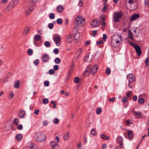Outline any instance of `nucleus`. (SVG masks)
<instances>
[{"label": "nucleus", "mask_w": 149, "mask_h": 149, "mask_svg": "<svg viewBox=\"0 0 149 149\" xmlns=\"http://www.w3.org/2000/svg\"><path fill=\"white\" fill-rule=\"evenodd\" d=\"M99 24L100 21L97 19H95L91 22V24L92 27H96L99 26Z\"/></svg>", "instance_id": "nucleus-9"}, {"label": "nucleus", "mask_w": 149, "mask_h": 149, "mask_svg": "<svg viewBox=\"0 0 149 149\" xmlns=\"http://www.w3.org/2000/svg\"><path fill=\"white\" fill-rule=\"evenodd\" d=\"M49 82L48 81H46L44 82V84L46 86H49Z\"/></svg>", "instance_id": "nucleus-52"}, {"label": "nucleus", "mask_w": 149, "mask_h": 149, "mask_svg": "<svg viewBox=\"0 0 149 149\" xmlns=\"http://www.w3.org/2000/svg\"><path fill=\"white\" fill-rule=\"evenodd\" d=\"M49 17L50 19H53L55 17L54 14L53 13H51L49 15Z\"/></svg>", "instance_id": "nucleus-43"}, {"label": "nucleus", "mask_w": 149, "mask_h": 149, "mask_svg": "<svg viewBox=\"0 0 149 149\" xmlns=\"http://www.w3.org/2000/svg\"><path fill=\"white\" fill-rule=\"evenodd\" d=\"M53 122L55 124H58L59 122V120L57 118H56L53 120Z\"/></svg>", "instance_id": "nucleus-44"}, {"label": "nucleus", "mask_w": 149, "mask_h": 149, "mask_svg": "<svg viewBox=\"0 0 149 149\" xmlns=\"http://www.w3.org/2000/svg\"><path fill=\"white\" fill-rule=\"evenodd\" d=\"M44 45L47 47H49L50 46V44L48 41H45L44 43Z\"/></svg>", "instance_id": "nucleus-35"}, {"label": "nucleus", "mask_w": 149, "mask_h": 149, "mask_svg": "<svg viewBox=\"0 0 149 149\" xmlns=\"http://www.w3.org/2000/svg\"><path fill=\"white\" fill-rule=\"evenodd\" d=\"M74 62H72V65L71 66L70 69L68 73L67 74V79H69V77L70 76L73 71V69L74 67Z\"/></svg>", "instance_id": "nucleus-10"}, {"label": "nucleus", "mask_w": 149, "mask_h": 149, "mask_svg": "<svg viewBox=\"0 0 149 149\" xmlns=\"http://www.w3.org/2000/svg\"><path fill=\"white\" fill-rule=\"evenodd\" d=\"M137 54L139 56H140L141 54V51L140 47L137 45L134 47Z\"/></svg>", "instance_id": "nucleus-12"}, {"label": "nucleus", "mask_w": 149, "mask_h": 149, "mask_svg": "<svg viewBox=\"0 0 149 149\" xmlns=\"http://www.w3.org/2000/svg\"><path fill=\"white\" fill-rule=\"evenodd\" d=\"M73 37V35L70 34V35L67 36V42L69 43H70L72 41V38Z\"/></svg>", "instance_id": "nucleus-20"}, {"label": "nucleus", "mask_w": 149, "mask_h": 149, "mask_svg": "<svg viewBox=\"0 0 149 149\" xmlns=\"http://www.w3.org/2000/svg\"><path fill=\"white\" fill-rule=\"evenodd\" d=\"M53 149H59V146L58 144L55 145V146H54V147L52 148Z\"/></svg>", "instance_id": "nucleus-55"}, {"label": "nucleus", "mask_w": 149, "mask_h": 149, "mask_svg": "<svg viewBox=\"0 0 149 149\" xmlns=\"http://www.w3.org/2000/svg\"><path fill=\"white\" fill-rule=\"evenodd\" d=\"M83 1H81V0L80 1V2L79 3V5L80 6H82L83 5Z\"/></svg>", "instance_id": "nucleus-63"}, {"label": "nucleus", "mask_w": 149, "mask_h": 149, "mask_svg": "<svg viewBox=\"0 0 149 149\" xmlns=\"http://www.w3.org/2000/svg\"><path fill=\"white\" fill-rule=\"evenodd\" d=\"M127 77L129 82H133L135 81V77L132 74H128Z\"/></svg>", "instance_id": "nucleus-8"}, {"label": "nucleus", "mask_w": 149, "mask_h": 149, "mask_svg": "<svg viewBox=\"0 0 149 149\" xmlns=\"http://www.w3.org/2000/svg\"><path fill=\"white\" fill-rule=\"evenodd\" d=\"M49 102V100L47 98H45L43 99V103L44 104H46Z\"/></svg>", "instance_id": "nucleus-41"}, {"label": "nucleus", "mask_w": 149, "mask_h": 149, "mask_svg": "<svg viewBox=\"0 0 149 149\" xmlns=\"http://www.w3.org/2000/svg\"><path fill=\"white\" fill-rule=\"evenodd\" d=\"M41 38V36L38 35H36L34 37V39L36 41L39 40Z\"/></svg>", "instance_id": "nucleus-27"}, {"label": "nucleus", "mask_w": 149, "mask_h": 149, "mask_svg": "<svg viewBox=\"0 0 149 149\" xmlns=\"http://www.w3.org/2000/svg\"><path fill=\"white\" fill-rule=\"evenodd\" d=\"M8 0H1V3H6Z\"/></svg>", "instance_id": "nucleus-61"}, {"label": "nucleus", "mask_w": 149, "mask_h": 149, "mask_svg": "<svg viewBox=\"0 0 149 149\" xmlns=\"http://www.w3.org/2000/svg\"><path fill=\"white\" fill-rule=\"evenodd\" d=\"M9 95L10 97V98L11 99L13 97L14 95H13V93L12 92H10V93L9 94Z\"/></svg>", "instance_id": "nucleus-62"}, {"label": "nucleus", "mask_w": 149, "mask_h": 149, "mask_svg": "<svg viewBox=\"0 0 149 149\" xmlns=\"http://www.w3.org/2000/svg\"><path fill=\"white\" fill-rule=\"evenodd\" d=\"M149 61V58L148 57H147L145 59V62L146 63L145 66L146 67H147L148 65V62Z\"/></svg>", "instance_id": "nucleus-40"}, {"label": "nucleus", "mask_w": 149, "mask_h": 149, "mask_svg": "<svg viewBox=\"0 0 149 149\" xmlns=\"http://www.w3.org/2000/svg\"><path fill=\"white\" fill-rule=\"evenodd\" d=\"M74 83H77L79 82V80L78 77H76L74 78Z\"/></svg>", "instance_id": "nucleus-37"}, {"label": "nucleus", "mask_w": 149, "mask_h": 149, "mask_svg": "<svg viewBox=\"0 0 149 149\" xmlns=\"http://www.w3.org/2000/svg\"><path fill=\"white\" fill-rule=\"evenodd\" d=\"M82 21H84V19H82V18L80 16L78 17L76 19L77 25L78 26L80 25L82 22Z\"/></svg>", "instance_id": "nucleus-14"}, {"label": "nucleus", "mask_w": 149, "mask_h": 149, "mask_svg": "<svg viewBox=\"0 0 149 149\" xmlns=\"http://www.w3.org/2000/svg\"><path fill=\"white\" fill-rule=\"evenodd\" d=\"M96 113L97 114H100L102 111V109L101 108H97L96 110Z\"/></svg>", "instance_id": "nucleus-31"}, {"label": "nucleus", "mask_w": 149, "mask_h": 149, "mask_svg": "<svg viewBox=\"0 0 149 149\" xmlns=\"http://www.w3.org/2000/svg\"><path fill=\"white\" fill-rule=\"evenodd\" d=\"M29 147L32 149L35 146H36V145L33 143H29Z\"/></svg>", "instance_id": "nucleus-42"}, {"label": "nucleus", "mask_w": 149, "mask_h": 149, "mask_svg": "<svg viewBox=\"0 0 149 149\" xmlns=\"http://www.w3.org/2000/svg\"><path fill=\"white\" fill-rule=\"evenodd\" d=\"M53 52L56 54H57L59 52V50L58 49L55 48L53 50Z\"/></svg>", "instance_id": "nucleus-48"}, {"label": "nucleus", "mask_w": 149, "mask_h": 149, "mask_svg": "<svg viewBox=\"0 0 149 149\" xmlns=\"http://www.w3.org/2000/svg\"><path fill=\"white\" fill-rule=\"evenodd\" d=\"M56 22L57 23L59 24H61L63 23L62 20L61 18H58L57 19Z\"/></svg>", "instance_id": "nucleus-36"}, {"label": "nucleus", "mask_w": 149, "mask_h": 149, "mask_svg": "<svg viewBox=\"0 0 149 149\" xmlns=\"http://www.w3.org/2000/svg\"><path fill=\"white\" fill-rule=\"evenodd\" d=\"M49 59V56L47 54H44L42 55V61L43 62L46 63Z\"/></svg>", "instance_id": "nucleus-11"}, {"label": "nucleus", "mask_w": 149, "mask_h": 149, "mask_svg": "<svg viewBox=\"0 0 149 149\" xmlns=\"http://www.w3.org/2000/svg\"><path fill=\"white\" fill-rule=\"evenodd\" d=\"M23 128L22 125H19L17 127V129L19 130H21Z\"/></svg>", "instance_id": "nucleus-57"}, {"label": "nucleus", "mask_w": 149, "mask_h": 149, "mask_svg": "<svg viewBox=\"0 0 149 149\" xmlns=\"http://www.w3.org/2000/svg\"><path fill=\"white\" fill-rule=\"evenodd\" d=\"M54 73L55 72L54 70L52 69L49 70V74L51 75L53 74H54Z\"/></svg>", "instance_id": "nucleus-47"}, {"label": "nucleus", "mask_w": 149, "mask_h": 149, "mask_svg": "<svg viewBox=\"0 0 149 149\" xmlns=\"http://www.w3.org/2000/svg\"><path fill=\"white\" fill-rule=\"evenodd\" d=\"M75 31L76 32L74 35L73 37V40L75 42H78L79 41V39L80 37V34L78 33V31L76 28L74 29L73 31Z\"/></svg>", "instance_id": "nucleus-4"}, {"label": "nucleus", "mask_w": 149, "mask_h": 149, "mask_svg": "<svg viewBox=\"0 0 149 149\" xmlns=\"http://www.w3.org/2000/svg\"><path fill=\"white\" fill-rule=\"evenodd\" d=\"M138 101L140 104H143L144 102V100L143 98L139 97Z\"/></svg>", "instance_id": "nucleus-29"}, {"label": "nucleus", "mask_w": 149, "mask_h": 149, "mask_svg": "<svg viewBox=\"0 0 149 149\" xmlns=\"http://www.w3.org/2000/svg\"><path fill=\"white\" fill-rule=\"evenodd\" d=\"M30 27L29 26L27 27L25 29V31L26 32V34H27L30 31Z\"/></svg>", "instance_id": "nucleus-46"}, {"label": "nucleus", "mask_w": 149, "mask_h": 149, "mask_svg": "<svg viewBox=\"0 0 149 149\" xmlns=\"http://www.w3.org/2000/svg\"><path fill=\"white\" fill-rule=\"evenodd\" d=\"M98 68V66L96 65L93 66L90 65H88L84 71V77L89 76L91 73L94 75L97 72Z\"/></svg>", "instance_id": "nucleus-1"}, {"label": "nucleus", "mask_w": 149, "mask_h": 149, "mask_svg": "<svg viewBox=\"0 0 149 149\" xmlns=\"http://www.w3.org/2000/svg\"><path fill=\"white\" fill-rule=\"evenodd\" d=\"M18 0H13L11 1L7 7L6 8L8 11H10L16 6L18 3Z\"/></svg>", "instance_id": "nucleus-3"}, {"label": "nucleus", "mask_w": 149, "mask_h": 149, "mask_svg": "<svg viewBox=\"0 0 149 149\" xmlns=\"http://www.w3.org/2000/svg\"><path fill=\"white\" fill-rule=\"evenodd\" d=\"M116 98L115 97H113L112 98H109L108 99V100L110 101L112 103L113 102L116 100Z\"/></svg>", "instance_id": "nucleus-38"}, {"label": "nucleus", "mask_w": 149, "mask_h": 149, "mask_svg": "<svg viewBox=\"0 0 149 149\" xmlns=\"http://www.w3.org/2000/svg\"><path fill=\"white\" fill-rule=\"evenodd\" d=\"M127 135L129 138V139L131 140L133 138V133L132 131L129 130L128 131Z\"/></svg>", "instance_id": "nucleus-19"}, {"label": "nucleus", "mask_w": 149, "mask_h": 149, "mask_svg": "<svg viewBox=\"0 0 149 149\" xmlns=\"http://www.w3.org/2000/svg\"><path fill=\"white\" fill-rule=\"evenodd\" d=\"M64 9L63 7L61 5L58 6L57 8V11L58 12L61 13L62 12Z\"/></svg>", "instance_id": "nucleus-21"}, {"label": "nucleus", "mask_w": 149, "mask_h": 149, "mask_svg": "<svg viewBox=\"0 0 149 149\" xmlns=\"http://www.w3.org/2000/svg\"><path fill=\"white\" fill-rule=\"evenodd\" d=\"M33 53V50L31 49H29L27 51L28 54L29 56L31 55Z\"/></svg>", "instance_id": "nucleus-33"}, {"label": "nucleus", "mask_w": 149, "mask_h": 149, "mask_svg": "<svg viewBox=\"0 0 149 149\" xmlns=\"http://www.w3.org/2000/svg\"><path fill=\"white\" fill-rule=\"evenodd\" d=\"M57 143H56V142H54V141H52L50 143V145L52 148L54 147L55 146V145H57Z\"/></svg>", "instance_id": "nucleus-34"}, {"label": "nucleus", "mask_w": 149, "mask_h": 149, "mask_svg": "<svg viewBox=\"0 0 149 149\" xmlns=\"http://www.w3.org/2000/svg\"><path fill=\"white\" fill-rule=\"evenodd\" d=\"M34 8V7L32 4H30L28 6L25 10V14L27 16H28L33 10Z\"/></svg>", "instance_id": "nucleus-5"}, {"label": "nucleus", "mask_w": 149, "mask_h": 149, "mask_svg": "<svg viewBox=\"0 0 149 149\" xmlns=\"http://www.w3.org/2000/svg\"><path fill=\"white\" fill-rule=\"evenodd\" d=\"M116 141L118 143H123V138L120 136L117 137L116 139Z\"/></svg>", "instance_id": "nucleus-23"}, {"label": "nucleus", "mask_w": 149, "mask_h": 149, "mask_svg": "<svg viewBox=\"0 0 149 149\" xmlns=\"http://www.w3.org/2000/svg\"><path fill=\"white\" fill-rule=\"evenodd\" d=\"M91 133L94 136H95L97 135V133H96V130L95 129H92L91 131Z\"/></svg>", "instance_id": "nucleus-32"}, {"label": "nucleus", "mask_w": 149, "mask_h": 149, "mask_svg": "<svg viewBox=\"0 0 149 149\" xmlns=\"http://www.w3.org/2000/svg\"><path fill=\"white\" fill-rule=\"evenodd\" d=\"M137 99V96L136 95H134L133 96L132 98V100L134 101H136Z\"/></svg>", "instance_id": "nucleus-59"}, {"label": "nucleus", "mask_w": 149, "mask_h": 149, "mask_svg": "<svg viewBox=\"0 0 149 149\" xmlns=\"http://www.w3.org/2000/svg\"><path fill=\"white\" fill-rule=\"evenodd\" d=\"M54 61L56 63L59 64L61 62V61L59 58H56L55 59Z\"/></svg>", "instance_id": "nucleus-30"}, {"label": "nucleus", "mask_w": 149, "mask_h": 149, "mask_svg": "<svg viewBox=\"0 0 149 149\" xmlns=\"http://www.w3.org/2000/svg\"><path fill=\"white\" fill-rule=\"evenodd\" d=\"M103 43V41L102 40H100L98 41H97L96 44L97 45H99L102 44Z\"/></svg>", "instance_id": "nucleus-58"}, {"label": "nucleus", "mask_w": 149, "mask_h": 149, "mask_svg": "<svg viewBox=\"0 0 149 149\" xmlns=\"http://www.w3.org/2000/svg\"><path fill=\"white\" fill-rule=\"evenodd\" d=\"M20 83V81L19 80H17L16 81L14 84V87L15 88H18L19 87V85Z\"/></svg>", "instance_id": "nucleus-25"}, {"label": "nucleus", "mask_w": 149, "mask_h": 149, "mask_svg": "<svg viewBox=\"0 0 149 149\" xmlns=\"http://www.w3.org/2000/svg\"><path fill=\"white\" fill-rule=\"evenodd\" d=\"M122 15L118 12L115 13L113 15V20L115 22H118L121 17Z\"/></svg>", "instance_id": "nucleus-6"}, {"label": "nucleus", "mask_w": 149, "mask_h": 149, "mask_svg": "<svg viewBox=\"0 0 149 149\" xmlns=\"http://www.w3.org/2000/svg\"><path fill=\"white\" fill-rule=\"evenodd\" d=\"M23 136L21 134H17L16 135L15 138L17 141H21L22 139Z\"/></svg>", "instance_id": "nucleus-22"}, {"label": "nucleus", "mask_w": 149, "mask_h": 149, "mask_svg": "<svg viewBox=\"0 0 149 149\" xmlns=\"http://www.w3.org/2000/svg\"><path fill=\"white\" fill-rule=\"evenodd\" d=\"M25 114V111L22 110L18 113V116L20 118H23L24 117Z\"/></svg>", "instance_id": "nucleus-17"}, {"label": "nucleus", "mask_w": 149, "mask_h": 149, "mask_svg": "<svg viewBox=\"0 0 149 149\" xmlns=\"http://www.w3.org/2000/svg\"><path fill=\"white\" fill-rule=\"evenodd\" d=\"M140 17V15L139 14H135L130 17V20L132 21Z\"/></svg>", "instance_id": "nucleus-16"}, {"label": "nucleus", "mask_w": 149, "mask_h": 149, "mask_svg": "<svg viewBox=\"0 0 149 149\" xmlns=\"http://www.w3.org/2000/svg\"><path fill=\"white\" fill-rule=\"evenodd\" d=\"M53 39L54 42H56V45L57 46H59L61 45L60 42L61 39L59 35H57L53 37Z\"/></svg>", "instance_id": "nucleus-7"}, {"label": "nucleus", "mask_w": 149, "mask_h": 149, "mask_svg": "<svg viewBox=\"0 0 149 149\" xmlns=\"http://www.w3.org/2000/svg\"><path fill=\"white\" fill-rule=\"evenodd\" d=\"M58 65H54V70L55 71L57 70H58Z\"/></svg>", "instance_id": "nucleus-54"}, {"label": "nucleus", "mask_w": 149, "mask_h": 149, "mask_svg": "<svg viewBox=\"0 0 149 149\" xmlns=\"http://www.w3.org/2000/svg\"><path fill=\"white\" fill-rule=\"evenodd\" d=\"M127 97H124L123 98V99H122V101L123 103H125V102H126L127 101Z\"/></svg>", "instance_id": "nucleus-53"}, {"label": "nucleus", "mask_w": 149, "mask_h": 149, "mask_svg": "<svg viewBox=\"0 0 149 149\" xmlns=\"http://www.w3.org/2000/svg\"><path fill=\"white\" fill-rule=\"evenodd\" d=\"M106 74L107 75H109L111 73V69L109 68H107L106 69L105 71Z\"/></svg>", "instance_id": "nucleus-28"}, {"label": "nucleus", "mask_w": 149, "mask_h": 149, "mask_svg": "<svg viewBox=\"0 0 149 149\" xmlns=\"http://www.w3.org/2000/svg\"><path fill=\"white\" fill-rule=\"evenodd\" d=\"M39 62V60L38 59H36L34 61V63L36 65H38Z\"/></svg>", "instance_id": "nucleus-49"}, {"label": "nucleus", "mask_w": 149, "mask_h": 149, "mask_svg": "<svg viewBox=\"0 0 149 149\" xmlns=\"http://www.w3.org/2000/svg\"><path fill=\"white\" fill-rule=\"evenodd\" d=\"M133 113V115L136 116L138 118H140L142 117V114L141 112L134 111Z\"/></svg>", "instance_id": "nucleus-15"}, {"label": "nucleus", "mask_w": 149, "mask_h": 149, "mask_svg": "<svg viewBox=\"0 0 149 149\" xmlns=\"http://www.w3.org/2000/svg\"><path fill=\"white\" fill-rule=\"evenodd\" d=\"M137 8V5L136 3L131 4L130 9L131 11L135 10Z\"/></svg>", "instance_id": "nucleus-18"}, {"label": "nucleus", "mask_w": 149, "mask_h": 149, "mask_svg": "<svg viewBox=\"0 0 149 149\" xmlns=\"http://www.w3.org/2000/svg\"><path fill=\"white\" fill-rule=\"evenodd\" d=\"M70 137V134L69 132H68L66 134H65L63 136V139L65 140H67Z\"/></svg>", "instance_id": "nucleus-24"}, {"label": "nucleus", "mask_w": 149, "mask_h": 149, "mask_svg": "<svg viewBox=\"0 0 149 149\" xmlns=\"http://www.w3.org/2000/svg\"><path fill=\"white\" fill-rule=\"evenodd\" d=\"M103 40L104 41H106V40L107 39V35L106 34H104L103 35Z\"/></svg>", "instance_id": "nucleus-51"}, {"label": "nucleus", "mask_w": 149, "mask_h": 149, "mask_svg": "<svg viewBox=\"0 0 149 149\" xmlns=\"http://www.w3.org/2000/svg\"><path fill=\"white\" fill-rule=\"evenodd\" d=\"M55 140H56V143H58L59 142V138L58 136H56L55 137Z\"/></svg>", "instance_id": "nucleus-64"}, {"label": "nucleus", "mask_w": 149, "mask_h": 149, "mask_svg": "<svg viewBox=\"0 0 149 149\" xmlns=\"http://www.w3.org/2000/svg\"><path fill=\"white\" fill-rule=\"evenodd\" d=\"M39 112V110L38 109H37L35 110L34 112V114H36L37 115H38Z\"/></svg>", "instance_id": "nucleus-56"}, {"label": "nucleus", "mask_w": 149, "mask_h": 149, "mask_svg": "<svg viewBox=\"0 0 149 149\" xmlns=\"http://www.w3.org/2000/svg\"><path fill=\"white\" fill-rule=\"evenodd\" d=\"M14 124L17 126L18 125V124L19 123V120L17 118L15 119L14 122Z\"/></svg>", "instance_id": "nucleus-45"}, {"label": "nucleus", "mask_w": 149, "mask_h": 149, "mask_svg": "<svg viewBox=\"0 0 149 149\" xmlns=\"http://www.w3.org/2000/svg\"><path fill=\"white\" fill-rule=\"evenodd\" d=\"M48 26L49 28L50 29H51L53 28L54 26V24L53 23H49L48 24Z\"/></svg>", "instance_id": "nucleus-50"}, {"label": "nucleus", "mask_w": 149, "mask_h": 149, "mask_svg": "<svg viewBox=\"0 0 149 149\" xmlns=\"http://www.w3.org/2000/svg\"><path fill=\"white\" fill-rule=\"evenodd\" d=\"M34 139L38 142L44 141L46 139V136L44 133L40 131L37 132L34 136Z\"/></svg>", "instance_id": "nucleus-2"}, {"label": "nucleus", "mask_w": 149, "mask_h": 149, "mask_svg": "<svg viewBox=\"0 0 149 149\" xmlns=\"http://www.w3.org/2000/svg\"><path fill=\"white\" fill-rule=\"evenodd\" d=\"M85 44L86 46H88L90 44V41H88L85 42Z\"/></svg>", "instance_id": "nucleus-60"}, {"label": "nucleus", "mask_w": 149, "mask_h": 149, "mask_svg": "<svg viewBox=\"0 0 149 149\" xmlns=\"http://www.w3.org/2000/svg\"><path fill=\"white\" fill-rule=\"evenodd\" d=\"M90 53H88L86 55L85 57L84 58V61H86L87 62H90L92 58V56L89 55Z\"/></svg>", "instance_id": "nucleus-13"}, {"label": "nucleus", "mask_w": 149, "mask_h": 149, "mask_svg": "<svg viewBox=\"0 0 149 149\" xmlns=\"http://www.w3.org/2000/svg\"><path fill=\"white\" fill-rule=\"evenodd\" d=\"M97 31L98 30L93 31V33L91 34V36L93 37H95V34L97 33Z\"/></svg>", "instance_id": "nucleus-39"}, {"label": "nucleus", "mask_w": 149, "mask_h": 149, "mask_svg": "<svg viewBox=\"0 0 149 149\" xmlns=\"http://www.w3.org/2000/svg\"><path fill=\"white\" fill-rule=\"evenodd\" d=\"M104 5L103 7V10H102V11L103 12H105L107 10V7L108 6V5L106 3V2L104 3Z\"/></svg>", "instance_id": "nucleus-26"}]
</instances>
